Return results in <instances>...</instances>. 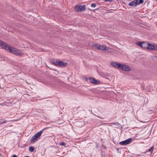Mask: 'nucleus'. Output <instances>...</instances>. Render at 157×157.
I'll return each mask as SVG.
<instances>
[{
  "instance_id": "nucleus-1",
  "label": "nucleus",
  "mask_w": 157,
  "mask_h": 157,
  "mask_svg": "<svg viewBox=\"0 0 157 157\" xmlns=\"http://www.w3.org/2000/svg\"><path fill=\"white\" fill-rule=\"evenodd\" d=\"M0 46L4 49L16 55H21V52L19 50L15 48H11L10 46L0 40Z\"/></svg>"
},
{
  "instance_id": "nucleus-2",
  "label": "nucleus",
  "mask_w": 157,
  "mask_h": 157,
  "mask_svg": "<svg viewBox=\"0 0 157 157\" xmlns=\"http://www.w3.org/2000/svg\"><path fill=\"white\" fill-rule=\"evenodd\" d=\"M136 45L142 48L151 50V44L147 42H138L136 43Z\"/></svg>"
},
{
  "instance_id": "nucleus-3",
  "label": "nucleus",
  "mask_w": 157,
  "mask_h": 157,
  "mask_svg": "<svg viewBox=\"0 0 157 157\" xmlns=\"http://www.w3.org/2000/svg\"><path fill=\"white\" fill-rule=\"evenodd\" d=\"M120 67L119 69L126 71H130L131 69V67L129 66L123 64H121Z\"/></svg>"
},
{
  "instance_id": "nucleus-4",
  "label": "nucleus",
  "mask_w": 157,
  "mask_h": 157,
  "mask_svg": "<svg viewBox=\"0 0 157 157\" xmlns=\"http://www.w3.org/2000/svg\"><path fill=\"white\" fill-rule=\"evenodd\" d=\"M75 10L78 12L84 11L85 10V5L76 6L75 7Z\"/></svg>"
},
{
  "instance_id": "nucleus-5",
  "label": "nucleus",
  "mask_w": 157,
  "mask_h": 157,
  "mask_svg": "<svg viewBox=\"0 0 157 157\" xmlns=\"http://www.w3.org/2000/svg\"><path fill=\"white\" fill-rule=\"evenodd\" d=\"M132 140V138H130L124 141L120 142L119 143V144L122 145H126L131 143Z\"/></svg>"
},
{
  "instance_id": "nucleus-6",
  "label": "nucleus",
  "mask_w": 157,
  "mask_h": 157,
  "mask_svg": "<svg viewBox=\"0 0 157 157\" xmlns=\"http://www.w3.org/2000/svg\"><path fill=\"white\" fill-rule=\"evenodd\" d=\"M39 136V131L35 134L31 139V141L32 142L34 143L38 140L37 138Z\"/></svg>"
},
{
  "instance_id": "nucleus-7",
  "label": "nucleus",
  "mask_w": 157,
  "mask_h": 157,
  "mask_svg": "<svg viewBox=\"0 0 157 157\" xmlns=\"http://www.w3.org/2000/svg\"><path fill=\"white\" fill-rule=\"evenodd\" d=\"M56 66H63L65 67L67 66V63H64L61 61H56Z\"/></svg>"
},
{
  "instance_id": "nucleus-8",
  "label": "nucleus",
  "mask_w": 157,
  "mask_h": 157,
  "mask_svg": "<svg viewBox=\"0 0 157 157\" xmlns=\"http://www.w3.org/2000/svg\"><path fill=\"white\" fill-rule=\"evenodd\" d=\"M121 64V63L117 62H112L110 63V65L113 67L120 69Z\"/></svg>"
},
{
  "instance_id": "nucleus-9",
  "label": "nucleus",
  "mask_w": 157,
  "mask_h": 157,
  "mask_svg": "<svg viewBox=\"0 0 157 157\" xmlns=\"http://www.w3.org/2000/svg\"><path fill=\"white\" fill-rule=\"evenodd\" d=\"M89 80L90 82L94 84H97L99 83L98 81L96 80L94 78H89Z\"/></svg>"
},
{
  "instance_id": "nucleus-10",
  "label": "nucleus",
  "mask_w": 157,
  "mask_h": 157,
  "mask_svg": "<svg viewBox=\"0 0 157 157\" xmlns=\"http://www.w3.org/2000/svg\"><path fill=\"white\" fill-rule=\"evenodd\" d=\"M151 50H155V51H157V44H154L152 45L151 44Z\"/></svg>"
},
{
  "instance_id": "nucleus-11",
  "label": "nucleus",
  "mask_w": 157,
  "mask_h": 157,
  "mask_svg": "<svg viewBox=\"0 0 157 157\" xmlns=\"http://www.w3.org/2000/svg\"><path fill=\"white\" fill-rule=\"evenodd\" d=\"M134 1L135 2L137 6L140 4H142L144 2L143 0H134Z\"/></svg>"
},
{
  "instance_id": "nucleus-12",
  "label": "nucleus",
  "mask_w": 157,
  "mask_h": 157,
  "mask_svg": "<svg viewBox=\"0 0 157 157\" xmlns=\"http://www.w3.org/2000/svg\"><path fill=\"white\" fill-rule=\"evenodd\" d=\"M129 5L132 6H136L137 5L136 3L134 1V0H133L132 2H130L129 4Z\"/></svg>"
},
{
  "instance_id": "nucleus-13",
  "label": "nucleus",
  "mask_w": 157,
  "mask_h": 157,
  "mask_svg": "<svg viewBox=\"0 0 157 157\" xmlns=\"http://www.w3.org/2000/svg\"><path fill=\"white\" fill-rule=\"evenodd\" d=\"M99 49L102 50H107V48L105 46L100 45Z\"/></svg>"
},
{
  "instance_id": "nucleus-14",
  "label": "nucleus",
  "mask_w": 157,
  "mask_h": 157,
  "mask_svg": "<svg viewBox=\"0 0 157 157\" xmlns=\"http://www.w3.org/2000/svg\"><path fill=\"white\" fill-rule=\"evenodd\" d=\"M34 150V148L32 147H30L29 148V150L31 152H33Z\"/></svg>"
},
{
  "instance_id": "nucleus-15",
  "label": "nucleus",
  "mask_w": 157,
  "mask_h": 157,
  "mask_svg": "<svg viewBox=\"0 0 157 157\" xmlns=\"http://www.w3.org/2000/svg\"><path fill=\"white\" fill-rule=\"evenodd\" d=\"M100 44H94V46L96 47L97 49H99Z\"/></svg>"
},
{
  "instance_id": "nucleus-16",
  "label": "nucleus",
  "mask_w": 157,
  "mask_h": 157,
  "mask_svg": "<svg viewBox=\"0 0 157 157\" xmlns=\"http://www.w3.org/2000/svg\"><path fill=\"white\" fill-rule=\"evenodd\" d=\"M51 63H53V64L55 65V66H56V62H55V61H54V60L53 59H52V60H51Z\"/></svg>"
},
{
  "instance_id": "nucleus-17",
  "label": "nucleus",
  "mask_w": 157,
  "mask_h": 157,
  "mask_svg": "<svg viewBox=\"0 0 157 157\" xmlns=\"http://www.w3.org/2000/svg\"><path fill=\"white\" fill-rule=\"evenodd\" d=\"M153 147H152L151 148H150L148 151L151 152V153L153 151Z\"/></svg>"
},
{
  "instance_id": "nucleus-18",
  "label": "nucleus",
  "mask_w": 157,
  "mask_h": 157,
  "mask_svg": "<svg viewBox=\"0 0 157 157\" xmlns=\"http://www.w3.org/2000/svg\"><path fill=\"white\" fill-rule=\"evenodd\" d=\"M91 6L93 7H95L96 6V5L94 3L91 4Z\"/></svg>"
},
{
  "instance_id": "nucleus-19",
  "label": "nucleus",
  "mask_w": 157,
  "mask_h": 157,
  "mask_svg": "<svg viewBox=\"0 0 157 157\" xmlns=\"http://www.w3.org/2000/svg\"><path fill=\"white\" fill-rule=\"evenodd\" d=\"M60 145L62 146H65V143L64 142H62L60 144Z\"/></svg>"
},
{
  "instance_id": "nucleus-20",
  "label": "nucleus",
  "mask_w": 157,
  "mask_h": 157,
  "mask_svg": "<svg viewBox=\"0 0 157 157\" xmlns=\"http://www.w3.org/2000/svg\"><path fill=\"white\" fill-rule=\"evenodd\" d=\"M44 129H44L43 130H42V131H40V136H41V134L42 133V132L43 131Z\"/></svg>"
},
{
  "instance_id": "nucleus-21",
  "label": "nucleus",
  "mask_w": 157,
  "mask_h": 157,
  "mask_svg": "<svg viewBox=\"0 0 157 157\" xmlns=\"http://www.w3.org/2000/svg\"><path fill=\"white\" fill-rule=\"evenodd\" d=\"M105 2H110L111 1H112V0H103Z\"/></svg>"
},
{
  "instance_id": "nucleus-22",
  "label": "nucleus",
  "mask_w": 157,
  "mask_h": 157,
  "mask_svg": "<svg viewBox=\"0 0 157 157\" xmlns=\"http://www.w3.org/2000/svg\"><path fill=\"white\" fill-rule=\"evenodd\" d=\"M12 157H18L16 155H13Z\"/></svg>"
},
{
  "instance_id": "nucleus-23",
  "label": "nucleus",
  "mask_w": 157,
  "mask_h": 157,
  "mask_svg": "<svg viewBox=\"0 0 157 157\" xmlns=\"http://www.w3.org/2000/svg\"><path fill=\"white\" fill-rule=\"evenodd\" d=\"M5 122H2L1 121H0V124H3L4 123H5Z\"/></svg>"
},
{
  "instance_id": "nucleus-24",
  "label": "nucleus",
  "mask_w": 157,
  "mask_h": 157,
  "mask_svg": "<svg viewBox=\"0 0 157 157\" xmlns=\"http://www.w3.org/2000/svg\"><path fill=\"white\" fill-rule=\"evenodd\" d=\"M25 157H30V156H26Z\"/></svg>"
},
{
  "instance_id": "nucleus-25",
  "label": "nucleus",
  "mask_w": 157,
  "mask_h": 157,
  "mask_svg": "<svg viewBox=\"0 0 157 157\" xmlns=\"http://www.w3.org/2000/svg\"><path fill=\"white\" fill-rule=\"evenodd\" d=\"M53 70L54 71H56V70L55 69H53Z\"/></svg>"
}]
</instances>
